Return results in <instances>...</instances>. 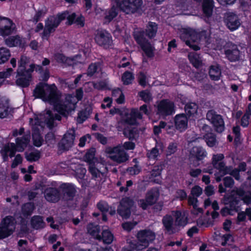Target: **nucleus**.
<instances>
[{"label":"nucleus","mask_w":251,"mask_h":251,"mask_svg":"<svg viewBox=\"0 0 251 251\" xmlns=\"http://www.w3.org/2000/svg\"><path fill=\"white\" fill-rule=\"evenodd\" d=\"M64 13H67L66 16L67 19V23L69 25H72L73 23L76 24L78 26L80 27H83L84 25V18L82 15H80L76 18L75 13H73L71 14L68 15V12H64Z\"/></svg>","instance_id":"obj_26"},{"label":"nucleus","mask_w":251,"mask_h":251,"mask_svg":"<svg viewBox=\"0 0 251 251\" xmlns=\"http://www.w3.org/2000/svg\"><path fill=\"white\" fill-rule=\"evenodd\" d=\"M239 51L235 45L232 46V49L227 50L226 51L227 57L231 61L237 60L239 57Z\"/></svg>","instance_id":"obj_31"},{"label":"nucleus","mask_w":251,"mask_h":251,"mask_svg":"<svg viewBox=\"0 0 251 251\" xmlns=\"http://www.w3.org/2000/svg\"><path fill=\"white\" fill-rule=\"evenodd\" d=\"M198 106L195 103H189L187 104L185 107V112L189 115H194L197 113Z\"/></svg>","instance_id":"obj_45"},{"label":"nucleus","mask_w":251,"mask_h":251,"mask_svg":"<svg viewBox=\"0 0 251 251\" xmlns=\"http://www.w3.org/2000/svg\"><path fill=\"white\" fill-rule=\"evenodd\" d=\"M16 221L12 216L4 218L0 224V239L5 238L11 235L15 229Z\"/></svg>","instance_id":"obj_7"},{"label":"nucleus","mask_w":251,"mask_h":251,"mask_svg":"<svg viewBox=\"0 0 251 251\" xmlns=\"http://www.w3.org/2000/svg\"><path fill=\"white\" fill-rule=\"evenodd\" d=\"M159 196V190L157 188L152 189L148 192L145 200H140L138 203L140 207L146 209L148 206L155 203L158 200Z\"/></svg>","instance_id":"obj_14"},{"label":"nucleus","mask_w":251,"mask_h":251,"mask_svg":"<svg viewBox=\"0 0 251 251\" xmlns=\"http://www.w3.org/2000/svg\"><path fill=\"white\" fill-rule=\"evenodd\" d=\"M46 142L49 144H52L55 143L54 135L52 132L48 133L45 137Z\"/></svg>","instance_id":"obj_60"},{"label":"nucleus","mask_w":251,"mask_h":251,"mask_svg":"<svg viewBox=\"0 0 251 251\" xmlns=\"http://www.w3.org/2000/svg\"><path fill=\"white\" fill-rule=\"evenodd\" d=\"M134 78L133 74L129 72H125L122 76V80L125 85L131 83Z\"/></svg>","instance_id":"obj_46"},{"label":"nucleus","mask_w":251,"mask_h":251,"mask_svg":"<svg viewBox=\"0 0 251 251\" xmlns=\"http://www.w3.org/2000/svg\"><path fill=\"white\" fill-rule=\"evenodd\" d=\"M29 58L25 55H22L18 63V68L16 73L18 75H23L25 73H27L26 69V65L29 62Z\"/></svg>","instance_id":"obj_28"},{"label":"nucleus","mask_w":251,"mask_h":251,"mask_svg":"<svg viewBox=\"0 0 251 251\" xmlns=\"http://www.w3.org/2000/svg\"><path fill=\"white\" fill-rule=\"evenodd\" d=\"M54 119L60 120L61 117L57 115L54 116L50 110H47L46 113L37 116L34 120L30 119V124L33 129L32 136L35 146H41L43 140L40 136V131L45 125L49 128H51L53 126Z\"/></svg>","instance_id":"obj_1"},{"label":"nucleus","mask_w":251,"mask_h":251,"mask_svg":"<svg viewBox=\"0 0 251 251\" xmlns=\"http://www.w3.org/2000/svg\"><path fill=\"white\" fill-rule=\"evenodd\" d=\"M22 160L23 159L21 155H17L13 161V162L11 164V167L13 168L16 167L19 164L22 162Z\"/></svg>","instance_id":"obj_63"},{"label":"nucleus","mask_w":251,"mask_h":251,"mask_svg":"<svg viewBox=\"0 0 251 251\" xmlns=\"http://www.w3.org/2000/svg\"><path fill=\"white\" fill-rule=\"evenodd\" d=\"M206 119L213 126L217 132H221L224 130V123L221 115L216 114L214 111L210 110L207 113Z\"/></svg>","instance_id":"obj_15"},{"label":"nucleus","mask_w":251,"mask_h":251,"mask_svg":"<svg viewBox=\"0 0 251 251\" xmlns=\"http://www.w3.org/2000/svg\"><path fill=\"white\" fill-rule=\"evenodd\" d=\"M54 59L59 63L72 65L77 63H82V61L80 59V56L77 55L73 58H68L61 53H57L54 56Z\"/></svg>","instance_id":"obj_21"},{"label":"nucleus","mask_w":251,"mask_h":251,"mask_svg":"<svg viewBox=\"0 0 251 251\" xmlns=\"http://www.w3.org/2000/svg\"><path fill=\"white\" fill-rule=\"evenodd\" d=\"M162 222L166 229L168 231L171 230L173 224L172 217L167 215L163 218Z\"/></svg>","instance_id":"obj_47"},{"label":"nucleus","mask_w":251,"mask_h":251,"mask_svg":"<svg viewBox=\"0 0 251 251\" xmlns=\"http://www.w3.org/2000/svg\"><path fill=\"white\" fill-rule=\"evenodd\" d=\"M117 5L126 14H133L136 12L141 7L142 0H123L119 2V0H115Z\"/></svg>","instance_id":"obj_9"},{"label":"nucleus","mask_w":251,"mask_h":251,"mask_svg":"<svg viewBox=\"0 0 251 251\" xmlns=\"http://www.w3.org/2000/svg\"><path fill=\"white\" fill-rule=\"evenodd\" d=\"M155 237V234L150 230L140 231L137 234L138 242L135 248L137 250H142L147 247Z\"/></svg>","instance_id":"obj_8"},{"label":"nucleus","mask_w":251,"mask_h":251,"mask_svg":"<svg viewBox=\"0 0 251 251\" xmlns=\"http://www.w3.org/2000/svg\"><path fill=\"white\" fill-rule=\"evenodd\" d=\"M31 225L33 228L38 229L44 226V223L42 218L40 216L33 217L31 221Z\"/></svg>","instance_id":"obj_42"},{"label":"nucleus","mask_w":251,"mask_h":251,"mask_svg":"<svg viewBox=\"0 0 251 251\" xmlns=\"http://www.w3.org/2000/svg\"><path fill=\"white\" fill-rule=\"evenodd\" d=\"M86 172L85 168L82 167V166L79 165L78 169L76 170V174L79 177H83Z\"/></svg>","instance_id":"obj_64"},{"label":"nucleus","mask_w":251,"mask_h":251,"mask_svg":"<svg viewBox=\"0 0 251 251\" xmlns=\"http://www.w3.org/2000/svg\"><path fill=\"white\" fill-rule=\"evenodd\" d=\"M133 205V201L128 198L122 200L118 208V213L124 218H127L130 214V208Z\"/></svg>","instance_id":"obj_20"},{"label":"nucleus","mask_w":251,"mask_h":251,"mask_svg":"<svg viewBox=\"0 0 251 251\" xmlns=\"http://www.w3.org/2000/svg\"><path fill=\"white\" fill-rule=\"evenodd\" d=\"M19 250L20 251H31L27 246V242L24 240H20L18 242Z\"/></svg>","instance_id":"obj_53"},{"label":"nucleus","mask_w":251,"mask_h":251,"mask_svg":"<svg viewBox=\"0 0 251 251\" xmlns=\"http://www.w3.org/2000/svg\"><path fill=\"white\" fill-rule=\"evenodd\" d=\"M30 136L26 135L23 137H18L16 139V145L10 143L5 145L2 148L0 153L4 161L8 159V156H14L16 151L22 152L28 146L29 143Z\"/></svg>","instance_id":"obj_3"},{"label":"nucleus","mask_w":251,"mask_h":251,"mask_svg":"<svg viewBox=\"0 0 251 251\" xmlns=\"http://www.w3.org/2000/svg\"><path fill=\"white\" fill-rule=\"evenodd\" d=\"M102 239L106 244H110L114 240V236L111 231L108 229H104L102 232Z\"/></svg>","instance_id":"obj_43"},{"label":"nucleus","mask_w":251,"mask_h":251,"mask_svg":"<svg viewBox=\"0 0 251 251\" xmlns=\"http://www.w3.org/2000/svg\"><path fill=\"white\" fill-rule=\"evenodd\" d=\"M11 54L10 50L4 47L0 48V64H3L6 62L9 57Z\"/></svg>","instance_id":"obj_38"},{"label":"nucleus","mask_w":251,"mask_h":251,"mask_svg":"<svg viewBox=\"0 0 251 251\" xmlns=\"http://www.w3.org/2000/svg\"><path fill=\"white\" fill-rule=\"evenodd\" d=\"M227 27L231 31L237 29L240 25V23L236 15L228 13L225 20Z\"/></svg>","instance_id":"obj_24"},{"label":"nucleus","mask_w":251,"mask_h":251,"mask_svg":"<svg viewBox=\"0 0 251 251\" xmlns=\"http://www.w3.org/2000/svg\"><path fill=\"white\" fill-rule=\"evenodd\" d=\"M100 10L104 15V18L105 23H109L118 15V10L114 6L111 8L106 11H103L101 9Z\"/></svg>","instance_id":"obj_30"},{"label":"nucleus","mask_w":251,"mask_h":251,"mask_svg":"<svg viewBox=\"0 0 251 251\" xmlns=\"http://www.w3.org/2000/svg\"><path fill=\"white\" fill-rule=\"evenodd\" d=\"M22 209L24 213L29 214L34 209V205L32 203H28L23 206Z\"/></svg>","instance_id":"obj_56"},{"label":"nucleus","mask_w":251,"mask_h":251,"mask_svg":"<svg viewBox=\"0 0 251 251\" xmlns=\"http://www.w3.org/2000/svg\"><path fill=\"white\" fill-rule=\"evenodd\" d=\"M44 197L47 201L52 202L58 201L60 198L58 190L53 188L46 189L44 191Z\"/></svg>","instance_id":"obj_25"},{"label":"nucleus","mask_w":251,"mask_h":251,"mask_svg":"<svg viewBox=\"0 0 251 251\" xmlns=\"http://www.w3.org/2000/svg\"><path fill=\"white\" fill-rule=\"evenodd\" d=\"M87 229L88 232L92 236H93L94 237L97 239L100 238V236L99 234L100 231V228L98 226H95L92 224H90L88 225Z\"/></svg>","instance_id":"obj_44"},{"label":"nucleus","mask_w":251,"mask_h":251,"mask_svg":"<svg viewBox=\"0 0 251 251\" xmlns=\"http://www.w3.org/2000/svg\"><path fill=\"white\" fill-rule=\"evenodd\" d=\"M82 90H77L75 97L71 95L67 96L64 101L62 103H57L54 105L55 109L60 114L66 115L69 112L74 110L75 104L82 99Z\"/></svg>","instance_id":"obj_5"},{"label":"nucleus","mask_w":251,"mask_h":251,"mask_svg":"<svg viewBox=\"0 0 251 251\" xmlns=\"http://www.w3.org/2000/svg\"><path fill=\"white\" fill-rule=\"evenodd\" d=\"M137 224L136 222H126L122 225L123 228L126 231H130Z\"/></svg>","instance_id":"obj_61"},{"label":"nucleus","mask_w":251,"mask_h":251,"mask_svg":"<svg viewBox=\"0 0 251 251\" xmlns=\"http://www.w3.org/2000/svg\"><path fill=\"white\" fill-rule=\"evenodd\" d=\"M175 124L177 129L182 132L188 127V118L184 114H178L175 116Z\"/></svg>","instance_id":"obj_23"},{"label":"nucleus","mask_w":251,"mask_h":251,"mask_svg":"<svg viewBox=\"0 0 251 251\" xmlns=\"http://www.w3.org/2000/svg\"><path fill=\"white\" fill-rule=\"evenodd\" d=\"M173 216L176 218L175 224L177 226H184L186 223V218L182 215L180 212L176 211L172 213Z\"/></svg>","instance_id":"obj_37"},{"label":"nucleus","mask_w":251,"mask_h":251,"mask_svg":"<svg viewBox=\"0 0 251 251\" xmlns=\"http://www.w3.org/2000/svg\"><path fill=\"white\" fill-rule=\"evenodd\" d=\"M141 112L149 115L151 113L150 107L146 104H144L140 107L139 111L136 109H131L130 113L126 115V118L124 119L125 122L130 125L136 124L137 119H141L142 118Z\"/></svg>","instance_id":"obj_11"},{"label":"nucleus","mask_w":251,"mask_h":251,"mask_svg":"<svg viewBox=\"0 0 251 251\" xmlns=\"http://www.w3.org/2000/svg\"><path fill=\"white\" fill-rule=\"evenodd\" d=\"M87 85L89 86H93L94 88L98 89H103L106 85L105 82H100L97 83H88Z\"/></svg>","instance_id":"obj_62"},{"label":"nucleus","mask_w":251,"mask_h":251,"mask_svg":"<svg viewBox=\"0 0 251 251\" xmlns=\"http://www.w3.org/2000/svg\"><path fill=\"white\" fill-rule=\"evenodd\" d=\"M213 8V0H204L202 4L203 11L205 15L209 17L211 15Z\"/></svg>","instance_id":"obj_35"},{"label":"nucleus","mask_w":251,"mask_h":251,"mask_svg":"<svg viewBox=\"0 0 251 251\" xmlns=\"http://www.w3.org/2000/svg\"><path fill=\"white\" fill-rule=\"evenodd\" d=\"M74 132L66 133L59 145L60 150H68L74 145Z\"/></svg>","instance_id":"obj_22"},{"label":"nucleus","mask_w":251,"mask_h":251,"mask_svg":"<svg viewBox=\"0 0 251 251\" xmlns=\"http://www.w3.org/2000/svg\"><path fill=\"white\" fill-rule=\"evenodd\" d=\"M13 70L12 68H8L5 71L0 72V78H6L13 74Z\"/></svg>","instance_id":"obj_57"},{"label":"nucleus","mask_w":251,"mask_h":251,"mask_svg":"<svg viewBox=\"0 0 251 251\" xmlns=\"http://www.w3.org/2000/svg\"><path fill=\"white\" fill-rule=\"evenodd\" d=\"M67 14V13H62L56 16L49 17L46 21L45 28H44L42 24L38 23L35 28V31L39 32L43 30V32L40 33L42 39L43 40H48L50 34L55 30L56 28L61 21L65 19Z\"/></svg>","instance_id":"obj_2"},{"label":"nucleus","mask_w":251,"mask_h":251,"mask_svg":"<svg viewBox=\"0 0 251 251\" xmlns=\"http://www.w3.org/2000/svg\"><path fill=\"white\" fill-rule=\"evenodd\" d=\"M105 152L109 158L117 163H121L128 160L127 153L122 150L120 145L114 148H108Z\"/></svg>","instance_id":"obj_10"},{"label":"nucleus","mask_w":251,"mask_h":251,"mask_svg":"<svg viewBox=\"0 0 251 251\" xmlns=\"http://www.w3.org/2000/svg\"><path fill=\"white\" fill-rule=\"evenodd\" d=\"M139 95L142 99L145 102L149 101L151 100V95L148 91H142L140 92Z\"/></svg>","instance_id":"obj_58"},{"label":"nucleus","mask_w":251,"mask_h":251,"mask_svg":"<svg viewBox=\"0 0 251 251\" xmlns=\"http://www.w3.org/2000/svg\"><path fill=\"white\" fill-rule=\"evenodd\" d=\"M202 193V189L199 186H195L192 188L191 191V195L192 196L198 197Z\"/></svg>","instance_id":"obj_55"},{"label":"nucleus","mask_w":251,"mask_h":251,"mask_svg":"<svg viewBox=\"0 0 251 251\" xmlns=\"http://www.w3.org/2000/svg\"><path fill=\"white\" fill-rule=\"evenodd\" d=\"M179 36L180 38L185 42L186 44L194 50H197L200 49L198 44L199 39L195 32L191 28H182L180 30Z\"/></svg>","instance_id":"obj_6"},{"label":"nucleus","mask_w":251,"mask_h":251,"mask_svg":"<svg viewBox=\"0 0 251 251\" xmlns=\"http://www.w3.org/2000/svg\"><path fill=\"white\" fill-rule=\"evenodd\" d=\"M157 113L163 117L172 114L174 113V103L167 100L161 101L157 106Z\"/></svg>","instance_id":"obj_16"},{"label":"nucleus","mask_w":251,"mask_h":251,"mask_svg":"<svg viewBox=\"0 0 251 251\" xmlns=\"http://www.w3.org/2000/svg\"><path fill=\"white\" fill-rule=\"evenodd\" d=\"M95 149H91L85 154L84 159L89 163V165L97 162L96 159L95 158Z\"/></svg>","instance_id":"obj_41"},{"label":"nucleus","mask_w":251,"mask_h":251,"mask_svg":"<svg viewBox=\"0 0 251 251\" xmlns=\"http://www.w3.org/2000/svg\"><path fill=\"white\" fill-rule=\"evenodd\" d=\"M112 96L113 97H119V98L116 100L118 103L121 104L124 102L125 97L120 89L114 90L112 92Z\"/></svg>","instance_id":"obj_48"},{"label":"nucleus","mask_w":251,"mask_h":251,"mask_svg":"<svg viewBox=\"0 0 251 251\" xmlns=\"http://www.w3.org/2000/svg\"><path fill=\"white\" fill-rule=\"evenodd\" d=\"M10 111L8 100L4 97H0V118L6 117Z\"/></svg>","instance_id":"obj_27"},{"label":"nucleus","mask_w":251,"mask_h":251,"mask_svg":"<svg viewBox=\"0 0 251 251\" xmlns=\"http://www.w3.org/2000/svg\"><path fill=\"white\" fill-rule=\"evenodd\" d=\"M42 67L40 65H36L34 64H31L29 66V68L27 70V73H25L23 75H18L16 83V84L22 87H27L29 85V83L31 80V73L34 71L41 72L42 70Z\"/></svg>","instance_id":"obj_12"},{"label":"nucleus","mask_w":251,"mask_h":251,"mask_svg":"<svg viewBox=\"0 0 251 251\" xmlns=\"http://www.w3.org/2000/svg\"><path fill=\"white\" fill-rule=\"evenodd\" d=\"M191 157L196 158L198 160H202L206 155V152L204 150L200 147H194L190 152Z\"/></svg>","instance_id":"obj_29"},{"label":"nucleus","mask_w":251,"mask_h":251,"mask_svg":"<svg viewBox=\"0 0 251 251\" xmlns=\"http://www.w3.org/2000/svg\"><path fill=\"white\" fill-rule=\"evenodd\" d=\"M224 158V155L222 153L214 155L212 157V164L219 170L221 176L230 173L229 169L226 167L225 163L222 161Z\"/></svg>","instance_id":"obj_17"},{"label":"nucleus","mask_w":251,"mask_h":251,"mask_svg":"<svg viewBox=\"0 0 251 251\" xmlns=\"http://www.w3.org/2000/svg\"><path fill=\"white\" fill-rule=\"evenodd\" d=\"M210 78L213 80H218L221 76V71L218 65H212L210 67L209 71Z\"/></svg>","instance_id":"obj_32"},{"label":"nucleus","mask_w":251,"mask_h":251,"mask_svg":"<svg viewBox=\"0 0 251 251\" xmlns=\"http://www.w3.org/2000/svg\"><path fill=\"white\" fill-rule=\"evenodd\" d=\"M205 140L209 147H213L216 143L215 135L211 133H207L204 136Z\"/></svg>","instance_id":"obj_49"},{"label":"nucleus","mask_w":251,"mask_h":251,"mask_svg":"<svg viewBox=\"0 0 251 251\" xmlns=\"http://www.w3.org/2000/svg\"><path fill=\"white\" fill-rule=\"evenodd\" d=\"M40 153L38 151H33L29 153L26 152L25 158L28 161H35L37 160L40 158Z\"/></svg>","instance_id":"obj_50"},{"label":"nucleus","mask_w":251,"mask_h":251,"mask_svg":"<svg viewBox=\"0 0 251 251\" xmlns=\"http://www.w3.org/2000/svg\"><path fill=\"white\" fill-rule=\"evenodd\" d=\"M188 203L193 206L192 212L194 214L197 215L202 212V209L198 207L197 197L190 195L188 198Z\"/></svg>","instance_id":"obj_36"},{"label":"nucleus","mask_w":251,"mask_h":251,"mask_svg":"<svg viewBox=\"0 0 251 251\" xmlns=\"http://www.w3.org/2000/svg\"><path fill=\"white\" fill-rule=\"evenodd\" d=\"M134 38L141 47L145 53L149 57L152 56L153 55L152 47L141 36V34H138L137 33H135Z\"/></svg>","instance_id":"obj_19"},{"label":"nucleus","mask_w":251,"mask_h":251,"mask_svg":"<svg viewBox=\"0 0 251 251\" xmlns=\"http://www.w3.org/2000/svg\"><path fill=\"white\" fill-rule=\"evenodd\" d=\"M6 45L10 47L19 46L21 44V40L18 36H11L5 40Z\"/></svg>","instance_id":"obj_39"},{"label":"nucleus","mask_w":251,"mask_h":251,"mask_svg":"<svg viewBox=\"0 0 251 251\" xmlns=\"http://www.w3.org/2000/svg\"><path fill=\"white\" fill-rule=\"evenodd\" d=\"M56 89L54 84L49 85L45 83H40L35 88L34 96L36 98L42 99L44 101L54 103L58 99Z\"/></svg>","instance_id":"obj_4"},{"label":"nucleus","mask_w":251,"mask_h":251,"mask_svg":"<svg viewBox=\"0 0 251 251\" xmlns=\"http://www.w3.org/2000/svg\"><path fill=\"white\" fill-rule=\"evenodd\" d=\"M188 58L191 63L196 68L200 67L202 64V60L200 55L196 52H190Z\"/></svg>","instance_id":"obj_33"},{"label":"nucleus","mask_w":251,"mask_h":251,"mask_svg":"<svg viewBox=\"0 0 251 251\" xmlns=\"http://www.w3.org/2000/svg\"><path fill=\"white\" fill-rule=\"evenodd\" d=\"M157 30V25L155 23L150 22L147 27V35L150 38L153 37L155 35Z\"/></svg>","instance_id":"obj_40"},{"label":"nucleus","mask_w":251,"mask_h":251,"mask_svg":"<svg viewBox=\"0 0 251 251\" xmlns=\"http://www.w3.org/2000/svg\"><path fill=\"white\" fill-rule=\"evenodd\" d=\"M161 170L162 167L161 166H156L154 167L151 173V180L155 183H159L161 182L160 175Z\"/></svg>","instance_id":"obj_34"},{"label":"nucleus","mask_w":251,"mask_h":251,"mask_svg":"<svg viewBox=\"0 0 251 251\" xmlns=\"http://www.w3.org/2000/svg\"><path fill=\"white\" fill-rule=\"evenodd\" d=\"M95 41L99 45L104 48L110 47L112 43L111 36L106 31H99L95 37Z\"/></svg>","instance_id":"obj_18"},{"label":"nucleus","mask_w":251,"mask_h":251,"mask_svg":"<svg viewBox=\"0 0 251 251\" xmlns=\"http://www.w3.org/2000/svg\"><path fill=\"white\" fill-rule=\"evenodd\" d=\"M16 30V25L10 19L0 16V34L3 36L12 34Z\"/></svg>","instance_id":"obj_13"},{"label":"nucleus","mask_w":251,"mask_h":251,"mask_svg":"<svg viewBox=\"0 0 251 251\" xmlns=\"http://www.w3.org/2000/svg\"><path fill=\"white\" fill-rule=\"evenodd\" d=\"M99 68L95 64H91L88 69L87 74L88 75L92 76L97 73Z\"/></svg>","instance_id":"obj_59"},{"label":"nucleus","mask_w":251,"mask_h":251,"mask_svg":"<svg viewBox=\"0 0 251 251\" xmlns=\"http://www.w3.org/2000/svg\"><path fill=\"white\" fill-rule=\"evenodd\" d=\"M99 165V163L97 162L95 164H91L89 166V170L90 173L95 177L100 176L101 174V171L96 168V167H98Z\"/></svg>","instance_id":"obj_52"},{"label":"nucleus","mask_w":251,"mask_h":251,"mask_svg":"<svg viewBox=\"0 0 251 251\" xmlns=\"http://www.w3.org/2000/svg\"><path fill=\"white\" fill-rule=\"evenodd\" d=\"M237 194L239 196V198H241L242 200L244 201V202L246 203L249 204L251 201V196L250 194L244 195V192L241 190H238L237 191Z\"/></svg>","instance_id":"obj_51"},{"label":"nucleus","mask_w":251,"mask_h":251,"mask_svg":"<svg viewBox=\"0 0 251 251\" xmlns=\"http://www.w3.org/2000/svg\"><path fill=\"white\" fill-rule=\"evenodd\" d=\"M46 12L47 10L45 8H43L42 9L38 10L33 17V21L37 22L40 20L42 17L44 16L46 13Z\"/></svg>","instance_id":"obj_54"}]
</instances>
